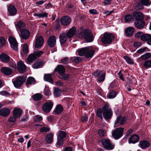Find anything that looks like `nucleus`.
Listing matches in <instances>:
<instances>
[{
	"label": "nucleus",
	"mask_w": 151,
	"mask_h": 151,
	"mask_svg": "<svg viewBox=\"0 0 151 151\" xmlns=\"http://www.w3.org/2000/svg\"><path fill=\"white\" fill-rule=\"evenodd\" d=\"M35 80L34 78L32 77H29L27 80V85H32L35 84Z\"/></svg>",
	"instance_id": "nucleus-35"
},
{
	"label": "nucleus",
	"mask_w": 151,
	"mask_h": 151,
	"mask_svg": "<svg viewBox=\"0 0 151 151\" xmlns=\"http://www.w3.org/2000/svg\"><path fill=\"white\" fill-rule=\"evenodd\" d=\"M133 19V17L131 14H129L126 15L124 17L125 22H128L132 20Z\"/></svg>",
	"instance_id": "nucleus-40"
},
{
	"label": "nucleus",
	"mask_w": 151,
	"mask_h": 151,
	"mask_svg": "<svg viewBox=\"0 0 151 151\" xmlns=\"http://www.w3.org/2000/svg\"><path fill=\"white\" fill-rule=\"evenodd\" d=\"M105 76V73H101L100 75V76H99V77L98 79V81L99 82H103Z\"/></svg>",
	"instance_id": "nucleus-46"
},
{
	"label": "nucleus",
	"mask_w": 151,
	"mask_h": 151,
	"mask_svg": "<svg viewBox=\"0 0 151 151\" xmlns=\"http://www.w3.org/2000/svg\"><path fill=\"white\" fill-rule=\"evenodd\" d=\"M9 65L13 68H17L16 65L14 61H10L9 63Z\"/></svg>",
	"instance_id": "nucleus-59"
},
{
	"label": "nucleus",
	"mask_w": 151,
	"mask_h": 151,
	"mask_svg": "<svg viewBox=\"0 0 151 151\" xmlns=\"http://www.w3.org/2000/svg\"><path fill=\"white\" fill-rule=\"evenodd\" d=\"M94 53V50L88 47H85L81 49L78 52V54L80 56H84L86 58H91Z\"/></svg>",
	"instance_id": "nucleus-2"
},
{
	"label": "nucleus",
	"mask_w": 151,
	"mask_h": 151,
	"mask_svg": "<svg viewBox=\"0 0 151 151\" xmlns=\"http://www.w3.org/2000/svg\"><path fill=\"white\" fill-rule=\"evenodd\" d=\"M124 128H119L114 130L112 133V136L115 139H118L121 137L123 134Z\"/></svg>",
	"instance_id": "nucleus-6"
},
{
	"label": "nucleus",
	"mask_w": 151,
	"mask_h": 151,
	"mask_svg": "<svg viewBox=\"0 0 151 151\" xmlns=\"http://www.w3.org/2000/svg\"><path fill=\"white\" fill-rule=\"evenodd\" d=\"M42 64L41 61H38L32 65V67L35 69H37L41 67Z\"/></svg>",
	"instance_id": "nucleus-41"
},
{
	"label": "nucleus",
	"mask_w": 151,
	"mask_h": 151,
	"mask_svg": "<svg viewBox=\"0 0 151 151\" xmlns=\"http://www.w3.org/2000/svg\"><path fill=\"white\" fill-rule=\"evenodd\" d=\"M151 35L148 34H144L141 36V39L143 41H147L151 39Z\"/></svg>",
	"instance_id": "nucleus-34"
},
{
	"label": "nucleus",
	"mask_w": 151,
	"mask_h": 151,
	"mask_svg": "<svg viewBox=\"0 0 151 151\" xmlns=\"http://www.w3.org/2000/svg\"><path fill=\"white\" fill-rule=\"evenodd\" d=\"M70 77L69 75L68 74H62L60 75L59 77L60 78L64 80H66L69 78Z\"/></svg>",
	"instance_id": "nucleus-45"
},
{
	"label": "nucleus",
	"mask_w": 151,
	"mask_h": 151,
	"mask_svg": "<svg viewBox=\"0 0 151 151\" xmlns=\"http://www.w3.org/2000/svg\"><path fill=\"white\" fill-rule=\"evenodd\" d=\"M1 71L4 74L7 76L9 75L12 73L11 69L10 68L6 67L2 68Z\"/></svg>",
	"instance_id": "nucleus-24"
},
{
	"label": "nucleus",
	"mask_w": 151,
	"mask_h": 151,
	"mask_svg": "<svg viewBox=\"0 0 151 151\" xmlns=\"http://www.w3.org/2000/svg\"><path fill=\"white\" fill-rule=\"evenodd\" d=\"M98 134L100 137H102L104 136L105 134L104 131L103 129L99 130Z\"/></svg>",
	"instance_id": "nucleus-60"
},
{
	"label": "nucleus",
	"mask_w": 151,
	"mask_h": 151,
	"mask_svg": "<svg viewBox=\"0 0 151 151\" xmlns=\"http://www.w3.org/2000/svg\"><path fill=\"white\" fill-rule=\"evenodd\" d=\"M53 103L50 101L47 102L42 106V110L46 113L49 112L52 109Z\"/></svg>",
	"instance_id": "nucleus-8"
},
{
	"label": "nucleus",
	"mask_w": 151,
	"mask_h": 151,
	"mask_svg": "<svg viewBox=\"0 0 151 151\" xmlns=\"http://www.w3.org/2000/svg\"><path fill=\"white\" fill-rule=\"evenodd\" d=\"M18 69L19 73H24L26 70L25 65L22 62H19L17 64Z\"/></svg>",
	"instance_id": "nucleus-16"
},
{
	"label": "nucleus",
	"mask_w": 151,
	"mask_h": 151,
	"mask_svg": "<svg viewBox=\"0 0 151 151\" xmlns=\"http://www.w3.org/2000/svg\"><path fill=\"white\" fill-rule=\"evenodd\" d=\"M101 143L103 147L107 150H112L114 148V144L111 142L110 140L108 139H102Z\"/></svg>",
	"instance_id": "nucleus-4"
},
{
	"label": "nucleus",
	"mask_w": 151,
	"mask_h": 151,
	"mask_svg": "<svg viewBox=\"0 0 151 151\" xmlns=\"http://www.w3.org/2000/svg\"><path fill=\"white\" fill-rule=\"evenodd\" d=\"M33 54L36 58L40 57L43 53V52L42 51H35L33 52Z\"/></svg>",
	"instance_id": "nucleus-44"
},
{
	"label": "nucleus",
	"mask_w": 151,
	"mask_h": 151,
	"mask_svg": "<svg viewBox=\"0 0 151 151\" xmlns=\"http://www.w3.org/2000/svg\"><path fill=\"white\" fill-rule=\"evenodd\" d=\"M127 120V119L125 116L123 117H122V116H118L115 122L114 127H115L119 126V125H117L118 124L120 125L125 124Z\"/></svg>",
	"instance_id": "nucleus-10"
},
{
	"label": "nucleus",
	"mask_w": 151,
	"mask_h": 151,
	"mask_svg": "<svg viewBox=\"0 0 151 151\" xmlns=\"http://www.w3.org/2000/svg\"><path fill=\"white\" fill-rule=\"evenodd\" d=\"M29 50L27 44L24 45L23 46L22 52L21 54L22 56H24L25 54H27L28 53Z\"/></svg>",
	"instance_id": "nucleus-33"
},
{
	"label": "nucleus",
	"mask_w": 151,
	"mask_h": 151,
	"mask_svg": "<svg viewBox=\"0 0 151 151\" xmlns=\"http://www.w3.org/2000/svg\"><path fill=\"white\" fill-rule=\"evenodd\" d=\"M70 61L69 59L67 57H65L62 59L60 60V63L65 64H68Z\"/></svg>",
	"instance_id": "nucleus-51"
},
{
	"label": "nucleus",
	"mask_w": 151,
	"mask_h": 151,
	"mask_svg": "<svg viewBox=\"0 0 151 151\" xmlns=\"http://www.w3.org/2000/svg\"><path fill=\"white\" fill-rule=\"evenodd\" d=\"M103 115L104 118L108 119L111 118L112 115V111L109 105L105 104L103 106L102 110Z\"/></svg>",
	"instance_id": "nucleus-3"
},
{
	"label": "nucleus",
	"mask_w": 151,
	"mask_h": 151,
	"mask_svg": "<svg viewBox=\"0 0 151 151\" xmlns=\"http://www.w3.org/2000/svg\"><path fill=\"white\" fill-rule=\"evenodd\" d=\"M61 91L59 88H55L54 91V95L56 97L58 96L61 94Z\"/></svg>",
	"instance_id": "nucleus-48"
},
{
	"label": "nucleus",
	"mask_w": 151,
	"mask_h": 151,
	"mask_svg": "<svg viewBox=\"0 0 151 151\" xmlns=\"http://www.w3.org/2000/svg\"><path fill=\"white\" fill-rule=\"evenodd\" d=\"M102 71L101 70H98L95 71L93 73L94 76L99 77L100 75H101Z\"/></svg>",
	"instance_id": "nucleus-61"
},
{
	"label": "nucleus",
	"mask_w": 151,
	"mask_h": 151,
	"mask_svg": "<svg viewBox=\"0 0 151 151\" xmlns=\"http://www.w3.org/2000/svg\"><path fill=\"white\" fill-rule=\"evenodd\" d=\"M44 93L45 95L47 96H49L51 94L50 90L47 88H45L44 90Z\"/></svg>",
	"instance_id": "nucleus-55"
},
{
	"label": "nucleus",
	"mask_w": 151,
	"mask_h": 151,
	"mask_svg": "<svg viewBox=\"0 0 151 151\" xmlns=\"http://www.w3.org/2000/svg\"><path fill=\"white\" fill-rule=\"evenodd\" d=\"M42 119V117L40 115L36 116L34 118V121L36 122H38Z\"/></svg>",
	"instance_id": "nucleus-57"
},
{
	"label": "nucleus",
	"mask_w": 151,
	"mask_h": 151,
	"mask_svg": "<svg viewBox=\"0 0 151 151\" xmlns=\"http://www.w3.org/2000/svg\"><path fill=\"white\" fill-rule=\"evenodd\" d=\"M141 3H138L136 6V9H137L141 10L143 8V5L141 4Z\"/></svg>",
	"instance_id": "nucleus-62"
},
{
	"label": "nucleus",
	"mask_w": 151,
	"mask_h": 151,
	"mask_svg": "<svg viewBox=\"0 0 151 151\" xmlns=\"http://www.w3.org/2000/svg\"><path fill=\"white\" fill-rule=\"evenodd\" d=\"M145 25V22L142 20H135L134 22V25L137 29L142 28Z\"/></svg>",
	"instance_id": "nucleus-19"
},
{
	"label": "nucleus",
	"mask_w": 151,
	"mask_h": 151,
	"mask_svg": "<svg viewBox=\"0 0 151 151\" xmlns=\"http://www.w3.org/2000/svg\"><path fill=\"white\" fill-rule=\"evenodd\" d=\"M5 43V39L3 37H0V47H1L4 46Z\"/></svg>",
	"instance_id": "nucleus-58"
},
{
	"label": "nucleus",
	"mask_w": 151,
	"mask_h": 151,
	"mask_svg": "<svg viewBox=\"0 0 151 151\" xmlns=\"http://www.w3.org/2000/svg\"><path fill=\"white\" fill-rule=\"evenodd\" d=\"M70 63L73 61L76 63H78L81 60V58L80 57H71L70 58Z\"/></svg>",
	"instance_id": "nucleus-38"
},
{
	"label": "nucleus",
	"mask_w": 151,
	"mask_h": 151,
	"mask_svg": "<svg viewBox=\"0 0 151 151\" xmlns=\"http://www.w3.org/2000/svg\"><path fill=\"white\" fill-rule=\"evenodd\" d=\"M76 32V28L73 27L69 30L66 34L68 38H71L74 36Z\"/></svg>",
	"instance_id": "nucleus-28"
},
{
	"label": "nucleus",
	"mask_w": 151,
	"mask_h": 151,
	"mask_svg": "<svg viewBox=\"0 0 151 151\" xmlns=\"http://www.w3.org/2000/svg\"><path fill=\"white\" fill-rule=\"evenodd\" d=\"M141 3L143 5L149 6L151 4V1L149 0H141Z\"/></svg>",
	"instance_id": "nucleus-42"
},
{
	"label": "nucleus",
	"mask_w": 151,
	"mask_h": 151,
	"mask_svg": "<svg viewBox=\"0 0 151 151\" xmlns=\"http://www.w3.org/2000/svg\"><path fill=\"white\" fill-rule=\"evenodd\" d=\"M63 110V108L62 106L60 105H58L56 106L55 112L57 114H58L61 113Z\"/></svg>",
	"instance_id": "nucleus-36"
},
{
	"label": "nucleus",
	"mask_w": 151,
	"mask_h": 151,
	"mask_svg": "<svg viewBox=\"0 0 151 151\" xmlns=\"http://www.w3.org/2000/svg\"><path fill=\"white\" fill-rule=\"evenodd\" d=\"M44 78L46 81H48L52 83H53L52 76L51 74H45Z\"/></svg>",
	"instance_id": "nucleus-32"
},
{
	"label": "nucleus",
	"mask_w": 151,
	"mask_h": 151,
	"mask_svg": "<svg viewBox=\"0 0 151 151\" xmlns=\"http://www.w3.org/2000/svg\"><path fill=\"white\" fill-rule=\"evenodd\" d=\"M139 137L137 135L135 134L132 136L129 140V143H135L137 142L139 140Z\"/></svg>",
	"instance_id": "nucleus-29"
},
{
	"label": "nucleus",
	"mask_w": 151,
	"mask_h": 151,
	"mask_svg": "<svg viewBox=\"0 0 151 151\" xmlns=\"http://www.w3.org/2000/svg\"><path fill=\"white\" fill-rule=\"evenodd\" d=\"M66 136V133L64 131H60L59 135L58 137V138L63 139Z\"/></svg>",
	"instance_id": "nucleus-49"
},
{
	"label": "nucleus",
	"mask_w": 151,
	"mask_h": 151,
	"mask_svg": "<svg viewBox=\"0 0 151 151\" xmlns=\"http://www.w3.org/2000/svg\"><path fill=\"white\" fill-rule=\"evenodd\" d=\"M34 15L39 18H41L44 17H47L48 14L46 12H42L39 13L35 14Z\"/></svg>",
	"instance_id": "nucleus-39"
},
{
	"label": "nucleus",
	"mask_w": 151,
	"mask_h": 151,
	"mask_svg": "<svg viewBox=\"0 0 151 151\" xmlns=\"http://www.w3.org/2000/svg\"><path fill=\"white\" fill-rule=\"evenodd\" d=\"M10 112V110L9 109L4 107L1 109L0 115L4 117H6L9 115Z\"/></svg>",
	"instance_id": "nucleus-15"
},
{
	"label": "nucleus",
	"mask_w": 151,
	"mask_h": 151,
	"mask_svg": "<svg viewBox=\"0 0 151 151\" xmlns=\"http://www.w3.org/2000/svg\"><path fill=\"white\" fill-rule=\"evenodd\" d=\"M71 21V18L68 16H65L60 19L61 24L63 25H67L69 24Z\"/></svg>",
	"instance_id": "nucleus-12"
},
{
	"label": "nucleus",
	"mask_w": 151,
	"mask_h": 151,
	"mask_svg": "<svg viewBox=\"0 0 151 151\" xmlns=\"http://www.w3.org/2000/svg\"><path fill=\"white\" fill-rule=\"evenodd\" d=\"M20 32L22 38L26 39L29 37L30 33L28 30L24 29L20 31Z\"/></svg>",
	"instance_id": "nucleus-27"
},
{
	"label": "nucleus",
	"mask_w": 151,
	"mask_h": 151,
	"mask_svg": "<svg viewBox=\"0 0 151 151\" xmlns=\"http://www.w3.org/2000/svg\"><path fill=\"white\" fill-rule=\"evenodd\" d=\"M55 72H58L60 75L63 74L65 71V69L64 66L61 65H58L55 69Z\"/></svg>",
	"instance_id": "nucleus-21"
},
{
	"label": "nucleus",
	"mask_w": 151,
	"mask_h": 151,
	"mask_svg": "<svg viewBox=\"0 0 151 151\" xmlns=\"http://www.w3.org/2000/svg\"><path fill=\"white\" fill-rule=\"evenodd\" d=\"M132 15L135 20H142L143 18V14L140 12H133Z\"/></svg>",
	"instance_id": "nucleus-22"
},
{
	"label": "nucleus",
	"mask_w": 151,
	"mask_h": 151,
	"mask_svg": "<svg viewBox=\"0 0 151 151\" xmlns=\"http://www.w3.org/2000/svg\"><path fill=\"white\" fill-rule=\"evenodd\" d=\"M56 38L55 36H52L50 37L48 41V45L51 47H53L55 45Z\"/></svg>",
	"instance_id": "nucleus-17"
},
{
	"label": "nucleus",
	"mask_w": 151,
	"mask_h": 151,
	"mask_svg": "<svg viewBox=\"0 0 151 151\" xmlns=\"http://www.w3.org/2000/svg\"><path fill=\"white\" fill-rule=\"evenodd\" d=\"M77 37L79 38H84L88 42H91L93 41V34L90 30L84 29L82 27L78 30Z\"/></svg>",
	"instance_id": "nucleus-1"
},
{
	"label": "nucleus",
	"mask_w": 151,
	"mask_h": 151,
	"mask_svg": "<svg viewBox=\"0 0 151 151\" xmlns=\"http://www.w3.org/2000/svg\"><path fill=\"white\" fill-rule=\"evenodd\" d=\"M116 96V93L115 91L111 92L109 95L108 97L110 99H113L115 98Z\"/></svg>",
	"instance_id": "nucleus-54"
},
{
	"label": "nucleus",
	"mask_w": 151,
	"mask_h": 151,
	"mask_svg": "<svg viewBox=\"0 0 151 151\" xmlns=\"http://www.w3.org/2000/svg\"><path fill=\"white\" fill-rule=\"evenodd\" d=\"M44 42V40L43 37L39 36L36 39L35 47L36 48L40 47Z\"/></svg>",
	"instance_id": "nucleus-13"
},
{
	"label": "nucleus",
	"mask_w": 151,
	"mask_h": 151,
	"mask_svg": "<svg viewBox=\"0 0 151 151\" xmlns=\"http://www.w3.org/2000/svg\"><path fill=\"white\" fill-rule=\"evenodd\" d=\"M114 37V35L111 33H105L101 40L103 43L105 44H110L112 43Z\"/></svg>",
	"instance_id": "nucleus-5"
},
{
	"label": "nucleus",
	"mask_w": 151,
	"mask_h": 151,
	"mask_svg": "<svg viewBox=\"0 0 151 151\" xmlns=\"http://www.w3.org/2000/svg\"><path fill=\"white\" fill-rule=\"evenodd\" d=\"M22 109L18 107L14 108L13 110V116H17L18 118L20 117L22 113Z\"/></svg>",
	"instance_id": "nucleus-14"
},
{
	"label": "nucleus",
	"mask_w": 151,
	"mask_h": 151,
	"mask_svg": "<svg viewBox=\"0 0 151 151\" xmlns=\"http://www.w3.org/2000/svg\"><path fill=\"white\" fill-rule=\"evenodd\" d=\"M53 134L52 133L47 134L45 137V141L48 143H52L53 141Z\"/></svg>",
	"instance_id": "nucleus-26"
},
{
	"label": "nucleus",
	"mask_w": 151,
	"mask_h": 151,
	"mask_svg": "<svg viewBox=\"0 0 151 151\" xmlns=\"http://www.w3.org/2000/svg\"><path fill=\"white\" fill-rule=\"evenodd\" d=\"M36 59L33 53L31 54L28 57L27 62L28 64H30L34 62Z\"/></svg>",
	"instance_id": "nucleus-30"
},
{
	"label": "nucleus",
	"mask_w": 151,
	"mask_h": 151,
	"mask_svg": "<svg viewBox=\"0 0 151 151\" xmlns=\"http://www.w3.org/2000/svg\"><path fill=\"white\" fill-rule=\"evenodd\" d=\"M0 58L2 62L5 63H7L10 60L9 56L4 53H2L0 55Z\"/></svg>",
	"instance_id": "nucleus-18"
},
{
	"label": "nucleus",
	"mask_w": 151,
	"mask_h": 151,
	"mask_svg": "<svg viewBox=\"0 0 151 151\" xmlns=\"http://www.w3.org/2000/svg\"><path fill=\"white\" fill-rule=\"evenodd\" d=\"M68 38V37L65 33L63 32L60 34L59 37L60 43L64 44L66 42Z\"/></svg>",
	"instance_id": "nucleus-25"
},
{
	"label": "nucleus",
	"mask_w": 151,
	"mask_h": 151,
	"mask_svg": "<svg viewBox=\"0 0 151 151\" xmlns=\"http://www.w3.org/2000/svg\"><path fill=\"white\" fill-rule=\"evenodd\" d=\"M17 29L18 28L20 31L24 29L25 24L22 21H19L17 22V24H15Z\"/></svg>",
	"instance_id": "nucleus-31"
},
{
	"label": "nucleus",
	"mask_w": 151,
	"mask_h": 151,
	"mask_svg": "<svg viewBox=\"0 0 151 151\" xmlns=\"http://www.w3.org/2000/svg\"><path fill=\"white\" fill-rule=\"evenodd\" d=\"M8 40L11 47L15 50H17L18 44L16 39L12 36H10Z\"/></svg>",
	"instance_id": "nucleus-9"
},
{
	"label": "nucleus",
	"mask_w": 151,
	"mask_h": 151,
	"mask_svg": "<svg viewBox=\"0 0 151 151\" xmlns=\"http://www.w3.org/2000/svg\"><path fill=\"white\" fill-rule=\"evenodd\" d=\"M26 79L25 77L19 76L16 78V80L13 82L14 86L16 88L20 87L22 85Z\"/></svg>",
	"instance_id": "nucleus-7"
},
{
	"label": "nucleus",
	"mask_w": 151,
	"mask_h": 151,
	"mask_svg": "<svg viewBox=\"0 0 151 151\" xmlns=\"http://www.w3.org/2000/svg\"><path fill=\"white\" fill-rule=\"evenodd\" d=\"M50 129L48 127H44L40 129V132H47L50 131Z\"/></svg>",
	"instance_id": "nucleus-47"
},
{
	"label": "nucleus",
	"mask_w": 151,
	"mask_h": 151,
	"mask_svg": "<svg viewBox=\"0 0 151 151\" xmlns=\"http://www.w3.org/2000/svg\"><path fill=\"white\" fill-rule=\"evenodd\" d=\"M57 143L58 145L60 146H62L63 144V139L58 138Z\"/></svg>",
	"instance_id": "nucleus-63"
},
{
	"label": "nucleus",
	"mask_w": 151,
	"mask_h": 151,
	"mask_svg": "<svg viewBox=\"0 0 151 151\" xmlns=\"http://www.w3.org/2000/svg\"><path fill=\"white\" fill-rule=\"evenodd\" d=\"M150 145L149 142L146 140H143L140 142L139 146L143 149H145L149 147Z\"/></svg>",
	"instance_id": "nucleus-20"
},
{
	"label": "nucleus",
	"mask_w": 151,
	"mask_h": 151,
	"mask_svg": "<svg viewBox=\"0 0 151 151\" xmlns=\"http://www.w3.org/2000/svg\"><path fill=\"white\" fill-rule=\"evenodd\" d=\"M8 12L11 15H14L17 14V10L14 5L10 4L8 5Z\"/></svg>",
	"instance_id": "nucleus-11"
},
{
	"label": "nucleus",
	"mask_w": 151,
	"mask_h": 151,
	"mask_svg": "<svg viewBox=\"0 0 151 151\" xmlns=\"http://www.w3.org/2000/svg\"><path fill=\"white\" fill-rule=\"evenodd\" d=\"M144 67L146 68H148L151 67V61L147 60L146 61L144 64Z\"/></svg>",
	"instance_id": "nucleus-52"
},
{
	"label": "nucleus",
	"mask_w": 151,
	"mask_h": 151,
	"mask_svg": "<svg viewBox=\"0 0 151 151\" xmlns=\"http://www.w3.org/2000/svg\"><path fill=\"white\" fill-rule=\"evenodd\" d=\"M134 28L132 27H129L125 29V33L127 36L131 37L134 34Z\"/></svg>",
	"instance_id": "nucleus-23"
},
{
	"label": "nucleus",
	"mask_w": 151,
	"mask_h": 151,
	"mask_svg": "<svg viewBox=\"0 0 151 151\" xmlns=\"http://www.w3.org/2000/svg\"><path fill=\"white\" fill-rule=\"evenodd\" d=\"M123 58L128 64H131L133 63V60L131 59L130 58L127 56H124L123 57Z\"/></svg>",
	"instance_id": "nucleus-50"
},
{
	"label": "nucleus",
	"mask_w": 151,
	"mask_h": 151,
	"mask_svg": "<svg viewBox=\"0 0 151 151\" xmlns=\"http://www.w3.org/2000/svg\"><path fill=\"white\" fill-rule=\"evenodd\" d=\"M96 115L101 120L102 119L103 117L102 114V112L101 109H98L97 110Z\"/></svg>",
	"instance_id": "nucleus-53"
},
{
	"label": "nucleus",
	"mask_w": 151,
	"mask_h": 151,
	"mask_svg": "<svg viewBox=\"0 0 151 151\" xmlns=\"http://www.w3.org/2000/svg\"><path fill=\"white\" fill-rule=\"evenodd\" d=\"M141 58L143 60L151 58V54L149 52H147L142 55L141 57Z\"/></svg>",
	"instance_id": "nucleus-43"
},
{
	"label": "nucleus",
	"mask_w": 151,
	"mask_h": 151,
	"mask_svg": "<svg viewBox=\"0 0 151 151\" xmlns=\"http://www.w3.org/2000/svg\"><path fill=\"white\" fill-rule=\"evenodd\" d=\"M17 118H18L17 116H10L8 119V121L10 122H14Z\"/></svg>",
	"instance_id": "nucleus-56"
},
{
	"label": "nucleus",
	"mask_w": 151,
	"mask_h": 151,
	"mask_svg": "<svg viewBox=\"0 0 151 151\" xmlns=\"http://www.w3.org/2000/svg\"><path fill=\"white\" fill-rule=\"evenodd\" d=\"M42 97V95L39 93L35 94L32 96L33 99L37 101L40 100Z\"/></svg>",
	"instance_id": "nucleus-37"
},
{
	"label": "nucleus",
	"mask_w": 151,
	"mask_h": 151,
	"mask_svg": "<svg viewBox=\"0 0 151 151\" xmlns=\"http://www.w3.org/2000/svg\"><path fill=\"white\" fill-rule=\"evenodd\" d=\"M141 43L139 42H134L133 43V45L135 47L138 48L141 45Z\"/></svg>",
	"instance_id": "nucleus-64"
}]
</instances>
